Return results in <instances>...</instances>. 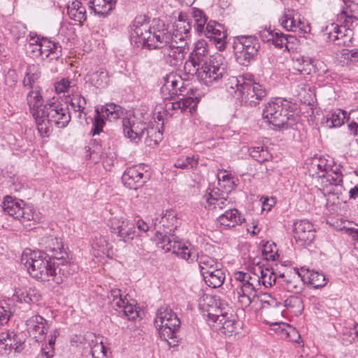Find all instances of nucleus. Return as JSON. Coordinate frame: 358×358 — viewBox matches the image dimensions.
<instances>
[{
    "instance_id": "obj_1",
    "label": "nucleus",
    "mask_w": 358,
    "mask_h": 358,
    "mask_svg": "<svg viewBox=\"0 0 358 358\" xmlns=\"http://www.w3.org/2000/svg\"><path fill=\"white\" fill-rule=\"evenodd\" d=\"M70 120L71 115L68 107L59 101H52L43 106L42 112H40L36 124L41 136H48L52 125L58 128H64Z\"/></svg>"
},
{
    "instance_id": "obj_2",
    "label": "nucleus",
    "mask_w": 358,
    "mask_h": 358,
    "mask_svg": "<svg viewBox=\"0 0 358 358\" xmlns=\"http://www.w3.org/2000/svg\"><path fill=\"white\" fill-rule=\"evenodd\" d=\"M166 29H151L149 24V20L145 15L136 17L131 26V39L138 46L147 47L152 49L156 46L155 43L159 40L167 39L164 36Z\"/></svg>"
},
{
    "instance_id": "obj_3",
    "label": "nucleus",
    "mask_w": 358,
    "mask_h": 358,
    "mask_svg": "<svg viewBox=\"0 0 358 358\" xmlns=\"http://www.w3.org/2000/svg\"><path fill=\"white\" fill-rule=\"evenodd\" d=\"M294 107V106L286 99L275 98L266 104L262 116L274 127L287 128L292 124L289 122L293 121Z\"/></svg>"
},
{
    "instance_id": "obj_4",
    "label": "nucleus",
    "mask_w": 358,
    "mask_h": 358,
    "mask_svg": "<svg viewBox=\"0 0 358 358\" xmlns=\"http://www.w3.org/2000/svg\"><path fill=\"white\" fill-rule=\"evenodd\" d=\"M189 57L194 62L200 64L202 66L208 67L212 73L222 79L227 76V64L224 58L220 54L209 55L207 43L202 40L196 43Z\"/></svg>"
},
{
    "instance_id": "obj_5",
    "label": "nucleus",
    "mask_w": 358,
    "mask_h": 358,
    "mask_svg": "<svg viewBox=\"0 0 358 358\" xmlns=\"http://www.w3.org/2000/svg\"><path fill=\"white\" fill-rule=\"evenodd\" d=\"M164 36L167 39L159 40L155 43L152 49H161L163 59L165 62L170 66H176L182 62L185 58V54L187 52V42L181 40L182 37L178 41L177 35L173 36L167 29L164 31Z\"/></svg>"
},
{
    "instance_id": "obj_6",
    "label": "nucleus",
    "mask_w": 358,
    "mask_h": 358,
    "mask_svg": "<svg viewBox=\"0 0 358 358\" xmlns=\"http://www.w3.org/2000/svg\"><path fill=\"white\" fill-rule=\"evenodd\" d=\"M154 322L162 339L167 342L170 339L173 340V343L177 342L176 339L178 338L180 320L171 308L168 306L159 308Z\"/></svg>"
},
{
    "instance_id": "obj_7",
    "label": "nucleus",
    "mask_w": 358,
    "mask_h": 358,
    "mask_svg": "<svg viewBox=\"0 0 358 358\" xmlns=\"http://www.w3.org/2000/svg\"><path fill=\"white\" fill-rule=\"evenodd\" d=\"M55 260H50L47 258L46 264H43V268H40V273L34 278L41 282H48L51 284L60 285L64 282V278L76 272L78 266L71 262L61 264L57 266Z\"/></svg>"
},
{
    "instance_id": "obj_8",
    "label": "nucleus",
    "mask_w": 358,
    "mask_h": 358,
    "mask_svg": "<svg viewBox=\"0 0 358 358\" xmlns=\"http://www.w3.org/2000/svg\"><path fill=\"white\" fill-rule=\"evenodd\" d=\"M233 48L237 62L248 66L257 55L260 43L256 36L241 35L234 38Z\"/></svg>"
},
{
    "instance_id": "obj_9",
    "label": "nucleus",
    "mask_w": 358,
    "mask_h": 358,
    "mask_svg": "<svg viewBox=\"0 0 358 358\" xmlns=\"http://www.w3.org/2000/svg\"><path fill=\"white\" fill-rule=\"evenodd\" d=\"M2 208L6 213L22 223L34 220L35 213L32 208L26 206L22 200L6 196L4 197Z\"/></svg>"
},
{
    "instance_id": "obj_10",
    "label": "nucleus",
    "mask_w": 358,
    "mask_h": 358,
    "mask_svg": "<svg viewBox=\"0 0 358 358\" xmlns=\"http://www.w3.org/2000/svg\"><path fill=\"white\" fill-rule=\"evenodd\" d=\"M245 280L243 284H238L233 291L234 300H237L243 309L249 307L252 302V299L255 296V282H258V278L252 277L250 273H245Z\"/></svg>"
},
{
    "instance_id": "obj_11",
    "label": "nucleus",
    "mask_w": 358,
    "mask_h": 358,
    "mask_svg": "<svg viewBox=\"0 0 358 358\" xmlns=\"http://www.w3.org/2000/svg\"><path fill=\"white\" fill-rule=\"evenodd\" d=\"M266 95V90L259 83L255 82L250 76L244 87H242L238 99L243 104L254 107L259 104Z\"/></svg>"
},
{
    "instance_id": "obj_12",
    "label": "nucleus",
    "mask_w": 358,
    "mask_h": 358,
    "mask_svg": "<svg viewBox=\"0 0 358 358\" xmlns=\"http://www.w3.org/2000/svg\"><path fill=\"white\" fill-rule=\"evenodd\" d=\"M355 28L348 27L342 23L341 25L331 24L326 28L327 41L337 46H349L352 43Z\"/></svg>"
},
{
    "instance_id": "obj_13",
    "label": "nucleus",
    "mask_w": 358,
    "mask_h": 358,
    "mask_svg": "<svg viewBox=\"0 0 358 358\" xmlns=\"http://www.w3.org/2000/svg\"><path fill=\"white\" fill-rule=\"evenodd\" d=\"M187 252L182 253L183 259L189 263L196 261L203 277L210 273V271H216L221 266V264L216 259L206 255H199L198 251L192 246Z\"/></svg>"
},
{
    "instance_id": "obj_14",
    "label": "nucleus",
    "mask_w": 358,
    "mask_h": 358,
    "mask_svg": "<svg viewBox=\"0 0 358 358\" xmlns=\"http://www.w3.org/2000/svg\"><path fill=\"white\" fill-rule=\"evenodd\" d=\"M40 244L45 249V250L43 251L45 255L50 258V260L57 261V266L61 264L69 262L66 260L68 254L63 250V245L62 243L58 241L57 237L53 236L43 237L41 239Z\"/></svg>"
},
{
    "instance_id": "obj_15",
    "label": "nucleus",
    "mask_w": 358,
    "mask_h": 358,
    "mask_svg": "<svg viewBox=\"0 0 358 358\" xmlns=\"http://www.w3.org/2000/svg\"><path fill=\"white\" fill-rule=\"evenodd\" d=\"M156 236L158 240L157 246L162 249L165 252H172L173 254L183 259L182 255L183 252L187 253V252L189 250L192 245H187L186 243L178 241L174 238V234L169 235L166 231L162 232V231H156Z\"/></svg>"
},
{
    "instance_id": "obj_16",
    "label": "nucleus",
    "mask_w": 358,
    "mask_h": 358,
    "mask_svg": "<svg viewBox=\"0 0 358 358\" xmlns=\"http://www.w3.org/2000/svg\"><path fill=\"white\" fill-rule=\"evenodd\" d=\"M199 308L202 311L203 317L208 322L209 325L214 326L223 314V311H225L227 307H222L220 303L218 306L214 296L206 295L201 299Z\"/></svg>"
},
{
    "instance_id": "obj_17",
    "label": "nucleus",
    "mask_w": 358,
    "mask_h": 358,
    "mask_svg": "<svg viewBox=\"0 0 358 358\" xmlns=\"http://www.w3.org/2000/svg\"><path fill=\"white\" fill-rule=\"evenodd\" d=\"M110 227L112 233L117 234L124 243L131 241L135 235V224L124 217H113L110 220Z\"/></svg>"
},
{
    "instance_id": "obj_18",
    "label": "nucleus",
    "mask_w": 358,
    "mask_h": 358,
    "mask_svg": "<svg viewBox=\"0 0 358 358\" xmlns=\"http://www.w3.org/2000/svg\"><path fill=\"white\" fill-rule=\"evenodd\" d=\"M184 69L188 75L196 76L197 78L206 85H211L213 82L220 80L206 66H202L189 57L184 65Z\"/></svg>"
},
{
    "instance_id": "obj_19",
    "label": "nucleus",
    "mask_w": 358,
    "mask_h": 358,
    "mask_svg": "<svg viewBox=\"0 0 358 358\" xmlns=\"http://www.w3.org/2000/svg\"><path fill=\"white\" fill-rule=\"evenodd\" d=\"M122 123L124 136L135 143H138L145 136L148 126L146 122L138 120L135 117L124 118Z\"/></svg>"
},
{
    "instance_id": "obj_20",
    "label": "nucleus",
    "mask_w": 358,
    "mask_h": 358,
    "mask_svg": "<svg viewBox=\"0 0 358 358\" xmlns=\"http://www.w3.org/2000/svg\"><path fill=\"white\" fill-rule=\"evenodd\" d=\"M48 258L42 251H24L22 256V263L27 268L30 275L34 278L40 273L39 269L43 268V264H46Z\"/></svg>"
},
{
    "instance_id": "obj_21",
    "label": "nucleus",
    "mask_w": 358,
    "mask_h": 358,
    "mask_svg": "<svg viewBox=\"0 0 358 358\" xmlns=\"http://www.w3.org/2000/svg\"><path fill=\"white\" fill-rule=\"evenodd\" d=\"M280 23L287 31H299L301 34H306L310 31V26L301 20L300 15L294 10H285L280 19Z\"/></svg>"
},
{
    "instance_id": "obj_22",
    "label": "nucleus",
    "mask_w": 358,
    "mask_h": 358,
    "mask_svg": "<svg viewBox=\"0 0 358 358\" xmlns=\"http://www.w3.org/2000/svg\"><path fill=\"white\" fill-rule=\"evenodd\" d=\"M203 33L210 41L215 43L219 50L225 49L227 34L222 24L210 20Z\"/></svg>"
},
{
    "instance_id": "obj_23",
    "label": "nucleus",
    "mask_w": 358,
    "mask_h": 358,
    "mask_svg": "<svg viewBox=\"0 0 358 358\" xmlns=\"http://www.w3.org/2000/svg\"><path fill=\"white\" fill-rule=\"evenodd\" d=\"M294 237L300 245H310L315 239V230L313 224L307 220L295 222L294 224Z\"/></svg>"
},
{
    "instance_id": "obj_24",
    "label": "nucleus",
    "mask_w": 358,
    "mask_h": 358,
    "mask_svg": "<svg viewBox=\"0 0 358 358\" xmlns=\"http://www.w3.org/2000/svg\"><path fill=\"white\" fill-rule=\"evenodd\" d=\"M148 179L141 166H134L127 169L122 180L124 184L130 189H136L141 187Z\"/></svg>"
},
{
    "instance_id": "obj_25",
    "label": "nucleus",
    "mask_w": 358,
    "mask_h": 358,
    "mask_svg": "<svg viewBox=\"0 0 358 358\" xmlns=\"http://www.w3.org/2000/svg\"><path fill=\"white\" fill-rule=\"evenodd\" d=\"M345 8L338 15L340 23L348 27H356L358 25V0H344Z\"/></svg>"
},
{
    "instance_id": "obj_26",
    "label": "nucleus",
    "mask_w": 358,
    "mask_h": 358,
    "mask_svg": "<svg viewBox=\"0 0 358 358\" xmlns=\"http://www.w3.org/2000/svg\"><path fill=\"white\" fill-rule=\"evenodd\" d=\"M178 224L176 213L173 210H167L160 219L156 218L154 222L157 231H166L169 235H173Z\"/></svg>"
},
{
    "instance_id": "obj_27",
    "label": "nucleus",
    "mask_w": 358,
    "mask_h": 358,
    "mask_svg": "<svg viewBox=\"0 0 358 358\" xmlns=\"http://www.w3.org/2000/svg\"><path fill=\"white\" fill-rule=\"evenodd\" d=\"M47 320L38 315H33L26 320L28 331L31 334L37 341H41L48 332L45 327Z\"/></svg>"
},
{
    "instance_id": "obj_28",
    "label": "nucleus",
    "mask_w": 358,
    "mask_h": 358,
    "mask_svg": "<svg viewBox=\"0 0 358 358\" xmlns=\"http://www.w3.org/2000/svg\"><path fill=\"white\" fill-rule=\"evenodd\" d=\"M278 284L285 290L289 292L299 293L303 286V282L298 271L294 275H285V274L278 276Z\"/></svg>"
},
{
    "instance_id": "obj_29",
    "label": "nucleus",
    "mask_w": 358,
    "mask_h": 358,
    "mask_svg": "<svg viewBox=\"0 0 358 358\" xmlns=\"http://www.w3.org/2000/svg\"><path fill=\"white\" fill-rule=\"evenodd\" d=\"M237 315L234 313V310L231 307L227 306V309L223 311V314L218 319L217 324V328L222 329L223 333L231 334L236 330V321Z\"/></svg>"
},
{
    "instance_id": "obj_30",
    "label": "nucleus",
    "mask_w": 358,
    "mask_h": 358,
    "mask_svg": "<svg viewBox=\"0 0 358 358\" xmlns=\"http://www.w3.org/2000/svg\"><path fill=\"white\" fill-rule=\"evenodd\" d=\"M41 295L39 292L31 288L16 289L12 296V300L19 303H35L40 301Z\"/></svg>"
},
{
    "instance_id": "obj_31",
    "label": "nucleus",
    "mask_w": 358,
    "mask_h": 358,
    "mask_svg": "<svg viewBox=\"0 0 358 358\" xmlns=\"http://www.w3.org/2000/svg\"><path fill=\"white\" fill-rule=\"evenodd\" d=\"M33 41L36 43V49L40 52L41 55H45V57H48L50 54H52L55 57H59L62 53V46L59 43H56L48 40L47 38H42L39 41L37 40Z\"/></svg>"
},
{
    "instance_id": "obj_32",
    "label": "nucleus",
    "mask_w": 358,
    "mask_h": 358,
    "mask_svg": "<svg viewBox=\"0 0 358 358\" xmlns=\"http://www.w3.org/2000/svg\"><path fill=\"white\" fill-rule=\"evenodd\" d=\"M244 220L238 210L231 209V207L217 217V222L220 225L229 228L242 224Z\"/></svg>"
},
{
    "instance_id": "obj_33",
    "label": "nucleus",
    "mask_w": 358,
    "mask_h": 358,
    "mask_svg": "<svg viewBox=\"0 0 358 358\" xmlns=\"http://www.w3.org/2000/svg\"><path fill=\"white\" fill-rule=\"evenodd\" d=\"M89 7L96 15L101 17L107 16L115 8L117 0H87Z\"/></svg>"
},
{
    "instance_id": "obj_34",
    "label": "nucleus",
    "mask_w": 358,
    "mask_h": 358,
    "mask_svg": "<svg viewBox=\"0 0 358 358\" xmlns=\"http://www.w3.org/2000/svg\"><path fill=\"white\" fill-rule=\"evenodd\" d=\"M254 270L255 275L258 278V282H262L264 287H271L273 285L278 284V277L271 268H263L257 264V268H254Z\"/></svg>"
},
{
    "instance_id": "obj_35",
    "label": "nucleus",
    "mask_w": 358,
    "mask_h": 358,
    "mask_svg": "<svg viewBox=\"0 0 358 358\" xmlns=\"http://www.w3.org/2000/svg\"><path fill=\"white\" fill-rule=\"evenodd\" d=\"M27 99L31 113L35 120H36L40 115V112H42V108L44 106L43 105V101L39 90H31L27 94Z\"/></svg>"
},
{
    "instance_id": "obj_36",
    "label": "nucleus",
    "mask_w": 358,
    "mask_h": 358,
    "mask_svg": "<svg viewBox=\"0 0 358 358\" xmlns=\"http://www.w3.org/2000/svg\"><path fill=\"white\" fill-rule=\"evenodd\" d=\"M85 339L91 343H89L90 347V354L92 358H107V352L106 347L103 345L102 341H99L95 335L92 333H88L85 335Z\"/></svg>"
},
{
    "instance_id": "obj_37",
    "label": "nucleus",
    "mask_w": 358,
    "mask_h": 358,
    "mask_svg": "<svg viewBox=\"0 0 358 358\" xmlns=\"http://www.w3.org/2000/svg\"><path fill=\"white\" fill-rule=\"evenodd\" d=\"M69 17L75 21L82 22L87 19L86 10L81 1H75L67 6Z\"/></svg>"
},
{
    "instance_id": "obj_38",
    "label": "nucleus",
    "mask_w": 358,
    "mask_h": 358,
    "mask_svg": "<svg viewBox=\"0 0 358 358\" xmlns=\"http://www.w3.org/2000/svg\"><path fill=\"white\" fill-rule=\"evenodd\" d=\"M90 82L97 88L105 87L109 82L107 71L103 68H99L97 71L90 74Z\"/></svg>"
},
{
    "instance_id": "obj_39",
    "label": "nucleus",
    "mask_w": 358,
    "mask_h": 358,
    "mask_svg": "<svg viewBox=\"0 0 358 358\" xmlns=\"http://www.w3.org/2000/svg\"><path fill=\"white\" fill-rule=\"evenodd\" d=\"M203 278L208 286L217 288L224 283L225 274L220 267L216 271H210V273Z\"/></svg>"
},
{
    "instance_id": "obj_40",
    "label": "nucleus",
    "mask_w": 358,
    "mask_h": 358,
    "mask_svg": "<svg viewBox=\"0 0 358 358\" xmlns=\"http://www.w3.org/2000/svg\"><path fill=\"white\" fill-rule=\"evenodd\" d=\"M249 77V75L231 76L228 78L225 85L229 89H236L234 93L238 99L240 92H241L242 87H244Z\"/></svg>"
},
{
    "instance_id": "obj_41",
    "label": "nucleus",
    "mask_w": 358,
    "mask_h": 358,
    "mask_svg": "<svg viewBox=\"0 0 358 358\" xmlns=\"http://www.w3.org/2000/svg\"><path fill=\"white\" fill-rule=\"evenodd\" d=\"M41 77V71L38 65L31 64L27 66L25 77L23 80V85L32 88L35 83Z\"/></svg>"
},
{
    "instance_id": "obj_42",
    "label": "nucleus",
    "mask_w": 358,
    "mask_h": 358,
    "mask_svg": "<svg viewBox=\"0 0 358 358\" xmlns=\"http://www.w3.org/2000/svg\"><path fill=\"white\" fill-rule=\"evenodd\" d=\"M296 38L292 35H285L280 31H275L272 44L278 48H285L288 51L292 48L290 43H292Z\"/></svg>"
},
{
    "instance_id": "obj_43",
    "label": "nucleus",
    "mask_w": 358,
    "mask_h": 358,
    "mask_svg": "<svg viewBox=\"0 0 358 358\" xmlns=\"http://www.w3.org/2000/svg\"><path fill=\"white\" fill-rule=\"evenodd\" d=\"M162 139V133L156 127L148 126L145 134V143L150 147H154Z\"/></svg>"
},
{
    "instance_id": "obj_44",
    "label": "nucleus",
    "mask_w": 358,
    "mask_h": 358,
    "mask_svg": "<svg viewBox=\"0 0 358 358\" xmlns=\"http://www.w3.org/2000/svg\"><path fill=\"white\" fill-rule=\"evenodd\" d=\"M93 247L97 248L99 251L106 255L107 257H110L113 255L110 243L108 242L107 238L102 235L95 236L93 241Z\"/></svg>"
},
{
    "instance_id": "obj_45",
    "label": "nucleus",
    "mask_w": 358,
    "mask_h": 358,
    "mask_svg": "<svg viewBox=\"0 0 358 358\" xmlns=\"http://www.w3.org/2000/svg\"><path fill=\"white\" fill-rule=\"evenodd\" d=\"M285 306L290 309L295 315L301 314L304 308L302 298L296 295L289 296L285 301Z\"/></svg>"
},
{
    "instance_id": "obj_46",
    "label": "nucleus",
    "mask_w": 358,
    "mask_h": 358,
    "mask_svg": "<svg viewBox=\"0 0 358 358\" xmlns=\"http://www.w3.org/2000/svg\"><path fill=\"white\" fill-rule=\"evenodd\" d=\"M329 166L324 158H315L310 164V169L315 171L318 178H324Z\"/></svg>"
},
{
    "instance_id": "obj_47",
    "label": "nucleus",
    "mask_w": 358,
    "mask_h": 358,
    "mask_svg": "<svg viewBox=\"0 0 358 358\" xmlns=\"http://www.w3.org/2000/svg\"><path fill=\"white\" fill-rule=\"evenodd\" d=\"M173 27L174 32L171 33V35L173 36L177 35L178 41L180 37H182L181 40L185 41V37H187L192 26L189 21L178 20L174 23Z\"/></svg>"
},
{
    "instance_id": "obj_48",
    "label": "nucleus",
    "mask_w": 358,
    "mask_h": 358,
    "mask_svg": "<svg viewBox=\"0 0 358 358\" xmlns=\"http://www.w3.org/2000/svg\"><path fill=\"white\" fill-rule=\"evenodd\" d=\"M16 334H8L6 338L0 339V345H4V349H14L15 352H20L22 348L23 343L18 341Z\"/></svg>"
},
{
    "instance_id": "obj_49",
    "label": "nucleus",
    "mask_w": 358,
    "mask_h": 358,
    "mask_svg": "<svg viewBox=\"0 0 358 358\" xmlns=\"http://www.w3.org/2000/svg\"><path fill=\"white\" fill-rule=\"evenodd\" d=\"M102 115L110 121L116 120L122 114V110L119 105L115 103L106 104L101 108Z\"/></svg>"
},
{
    "instance_id": "obj_50",
    "label": "nucleus",
    "mask_w": 358,
    "mask_h": 358,
    "mask_svg": "<svg viewBox=\"0 0 358 358\" xmlns=\"http://www.w3.org/2000/svg\"><path fill=\"white\" fill-rule=\"evenodd\" d=\"M76 86L77 80L69 78H64L55 83V88L57 93H64L71 90L73 92Z\"/></svg>"
},
{
    "instance_id": "obj_51",
    "label": "nucleus",
    "mask_w": 358,
    "mask_h": 358,
    "mask_svg": "<svg viewBox=\"0 0 358 358\" xmlns=\"http://www.w3.org/2000/svg\"><path fill=\"white\" fill-rule=\"evenodd\" d=\"M192 10V16L195 21L194 28L198 33H203L206 29L205 25L207 24L208 17L203 10L196 8Z\"/></svg>"
},
{
    "instance_id": "obj_52",
    "label": "nucleus",
    "mask_w": 358,
    "mask_h": 358,
    "mask_svg": "<svg viewBox=\"0 0 358 358\" xmlns=\"http://www.w3.org/2000/svg\"><path fill=\"white\" fill-rule=\"evenodd\" d=\"M206 202L208 208L213 210L229 209L231 207L230 202L224 196L206 198Z\"/></svg>"
},
{
    "instance_id": "obj_53",
    "label": "nucleus",
    "mask_w": 358,
    "mask_h": 358,
    "mask_svg": "<svg viewBox=\"0 0 358 358\" xmlns=\"http://www.w3.org/2000/svg\"><path fill=\"white\" fill-rule=\"evenodd\" d=\"M308 279L310 284L315 288L322 287L327 284L325 275L318 271L309 272Z\"/></svg>"
},
{
    "instance_id": "obj_54",
    "label": "nucleus",
    "mask_w": 358,
    "mask_h": 358,
    "mask_svg": "<svg viewBox=\"0 0 358 358\" xmlns=\"http://www.w3.org/2000/svg\"><path fill=\"white\" fill-rule=\"evenodd\" d=\"M108 297L110 300L112 307L116 310L125 303L126 299L123 298L121 290L119 289H111Z\"/></svg>"
},
{
    "instance_id": "obj_55",
    "label": "nucleus",
    "mask_w": 358,
    "mask_h": 358,
    "mask_svg": "<svg viewBox=\"0 0 358 358\" xmlns=\"http://www.w3.org/2000/svg\"><path fill=\"white\" fill-rule=\"evenodd\" d=\"M70 104L75 111L79 112L80 114L85 108L87 102L86 99L80 94L72 92Z\"/></svg>"
},
{
    "instance_id": "obj_56",
    "label": "nucleus",
    "mask_w": 358,
    "mask_h": 358,
    "mask_svg": "<svg viewBox=\"0 0 358 358\" xmlns=\"http://www.w3.org/2000/svg\"><path fill=\"white\" fill-rule=\"evenodd\" d=\"M197 164L198 159L192 156L178 159L175 163V166L182 169H188L195 168Z\"/></svg>"
},
{
    "instance_id": "obj_57",
    "label": "nucleus",
    "mask_w": 358,
    "mask_h": 358,
    "mask_svg": "<svg viewBox=\"0 0 358 358\" xmlns=\"http://www.w3.org/2000/svg\"><path fill=\"white\" fill-rule=\"evenodd\" d=\"M346 118V113L342 110H338L331 113V116L327 118V122H331V125L334 127L341 126Z\"/></svg>"
},
{
    "instance_id": "obj_58",
    "label": "nucleus",
    "mask_w": 358,
    "mask_h": 358,
    "mask_svg": "<svg viewBox=\"0 0 358 358\" xmlns=\"http://www.w3.org/2000/svg\"><path fill=\"white\" fill-rule=\"evenodd\" d=\"M118 308L120 309V313L127 316L129 320H134L138 316L136 308L133 305L129 304L128 301L126 300L125 303L121 306V308Z\"/></svg>"
},
{
    "instance_id": "obj_59",
    "label": "nucleus",
    "mask_w": 358,
    "mask_h": 358,
    "mask_svg": "<svg viewBox=\"0 0 358 358\" xmlns=\"http://www.w3.org/2000/svg\"><path fill=\"white\" fill-rule=\"evenodd\" d=\"M327 180L329 182L331 185L335 186L342 185L343 183V174L339 169L332 171L330 174L325 175Z\"/></svg>"
},
{
    "instance_id": "obj_60",
    "label": "nucleus",
    "mask_w": 358,
    "mask_h": 358,
    "mask_svg": "<svg viewBox=\"0 0 358 358\" xmlns=\"http://www.w3.org/2000/svg\"><path fill=\"white\" fill-rule=\"evenodd\" d=\"M341 339L342 343L345 345H348L351 344L355 340V336L353 334L352 328H345L342 331V335L341 336Z\"/></svg>"
},
{
    "instance_id": "obj_61",
    "label": "nucleus",
    "mask_w": 358,
    "mask_h": 358,
    "mask_svg": "<svg viewBox=\"0 0 358 358\" xmlns=\"http://www.w3.org/2000/svg\"><path fill=\"white\" fill-rule=\"evenodd\" d=\"M350 115L352 121L349 123L348 128L354 135L358 136V108L352 111Z\"/></svg>"
},
{
    "instance_id": "obj_62",
    "label": "nucleus",
    "mask_w": 358,
    "mask_h": 358,
    "mask_svg": "<svg viewBox=\"0 0 358 358\" xmlns=\"http://www.w3.org/2000/svg\"><path fill=\"white\" fill-rule=\"evenodd\" d=\"M192 102V99L190 98H183L179 101L173 102L172 103V108L173 110L181 109L182 110H186L189 107Z\"/></svg>"
},
{
    "instance_id": "obj_63",
    "label": "nucleus",
    "mask_w": 358,
    "mask_h": 358,
    "mask_svg": "<svg viewBox=\"0 0 358 358\" xmlns=\"http://www.w3.org/2000/svg\"><path fill=\"white\" fill-rule=\"evenodd\" d=\"M104 124V120L99 115H96L93 122V128L91 131L92 135L99 134L102 131Z\"/></svg>"
},
{
    "instance_id": "obj_64",
    "label": "nucleus",
    "mask_w": 358,
    "mask_h": 358,
    "mask_svg": "<svg viewBox=\"0 0 358 358\" xmlns=\"http://www.w3.org/2000/svg\"><path fill=\"white\" fill-rule=\"evenodd\" d=\"M17 80V74L13 69H9L5 76V83L9 86L12 87L14 85Z\"/></svg>"
}]
</instances>
